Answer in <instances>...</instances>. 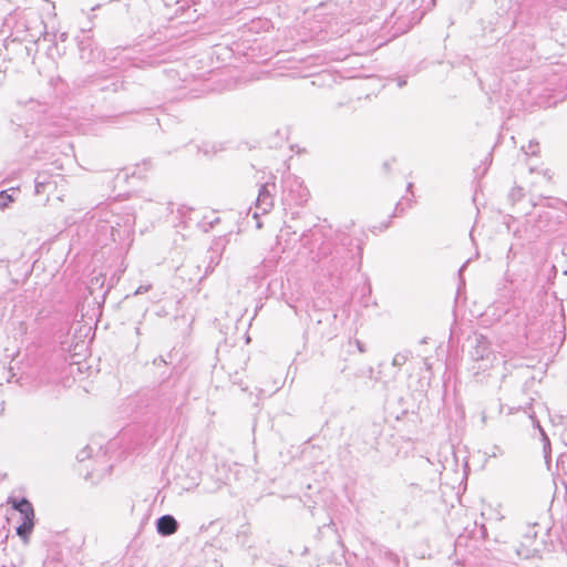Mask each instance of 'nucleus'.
Listing matches in <instances>:
<instances>
[{"instance_id": "nucleus-12", "label": "nucleus", "mask_w": 567, "mask_h": 567, "mask_svg": "<svg viewBox=\"0 0 567 567\" xmlns=\"http://www.w3.org/2000/svg\"><path fill=\"white\" fill-rule=\"evenodd\" d=\"M522 150L526 153V154H530V155H536L538 153V150H539V145L538 143H533V142H529L528 144V148H525V146L522 147Z\"/></svg>"}, {"instance_id": "nucleus-15", "label": "nucleus", "mask_w": 567, "mask_h": 567, "mask_svg": "<svg viewBox=\"0 0 567 567\" xmlns=\"http://www.w3.org/2000/svg\"><path fill=\"white\" fill-rule=\"evenodd\" d=\"M89 447H85L84 450H82L79 454H78V460L80 462H83L86 457H89V452H87Z\"/></svg>"}, {"instance_id": "nucleus-3", "label": "nucleus", "mask_w": 567, "mask_h": 567, "mask_svg": "<svg viewBox=\"0 0 567 567\" xmlns=\"http://www.w3.org/2000/svg\"><path fill=\"white\" fill-rule=\"evenodd\" d=\"M471 357L476 363L473 369L477 371H485L493 367V363L496 359L495 354L489 349L487 340L484 337L476 338V346L471 351Z\"/></svg>"}, {"instance_id": "nucleus-14", "label": "nucleus", "mask_w": 567, "mask_h": 567, "mask_svg": "<svg viewBox=\"0 0 567 567\" xmlns=\"http://www.w3.org/2000/svg\"><path fill=\"white\" fill-rule=\"evenodd\" d=\"M152 288V285L147 284V285H141L134 292V295H142V293H145L147 291H150Z\"/></svg>"}, {"instance_id": "nucleus-17", "label": "nucleus", "mask_w": 567, "mask_h": 567, "mask_svg": "<svg viewBox=\"0 0 567 567\" xmlns=\"http://www.w3.org/2000/svg\"><path fill=\"white\" fill-rule=\"evenodd\" d=\"M354 343L359 352L364 353L367 351L364 343L361 342L360 340L355 339Z\"/></svg>"}, {"instance_id": "nucleus-9", "label": "nucleus", "mask_w": 567, "mask_h": 567, "mask_svg": "<svg viewBox=\"0 0 567 567\" xmlns=\"http://www.w3.org/2000/svg\"><path fill=\"white\" fill-rule=\"evenodd\" d=\"M14 200L13 196L8 190L0 192V209H6Z\"/></svg>"}, {"instance_id": "nucleus-27", "label": "nucleus", "mask_w": 567, "mask_h": 567, "mask_svg": "<svg viewBox=\"0 0 567 567\" xmlns=\"http://www.w3.org/2000/svg\"><path fill=\"white\" fill-rule=\"evenodd\" d=\"M384 168L389 169V164L388 163H384Z\"/></svg>"}, {"instance_id": "nucleus-23", "label": "nucleus", "mask_w": 567, "mask_h": 567, "mask_svg": "<svg viewBox=\"0 0 567 567\" xmlns=\"http://www.w3.org/2000/svg\"><path fill=\"white\" fill-rule=\"evenodd\" d=\"M404 84H405V81L400 80V82H399V86H403Z\"/></svg>"}, {"instance_id": "nucleus-21", "label": "nucleus", "mask_w": 567, "mask_h": 567, "mask_svg": "<svg viewBox=\"0 0 567 567\" xmlns=\"http://www.w3.org/2000/svg\"><path fill=\"white\" fill-rule=\"evenodd\" d=\"M328 254H329V251H328V250L322 249V250L319 252V256H320V257H324V256H327Z\"/></svg>"}, {"instance_id": "nucleus-20", "label": "nucleus", "mask_w": 567, "mask_h": 567, "mask_svg": "<svg viewBox=\"0 0 567 567\" xmlns=\"http://www.w3.org/2000/svg\"><path fill=\"white\" fill-rule=\"evenodd\" d=\"M66 38H68L66 32H62V33L59 35V39H60L61 41H65V40H66Z\"/></svg>"}, {"instance_id": "nucleus-10", "label": "nucleus", "mask_w": 567, "mask_h": 567, "mask_svg": "<svg viewBox=\"0 0 567 567\" xmlns=\"http://www.w3.org/2000/svg\"><path fill=\"white\" fill-rule=\"evenodd\" d=\"M524 197V190L522 187H513L508 194V199L515 204Z\"/></svg>"}, {"instance_id": "nucleus-1", "label": "nucleus", "mask_w": 567, "mask_h": 567, "mask_svg": "<svg viewBox=\"0 0 567 567\" xmlns=\"http://www.w3.org/2000/svg\"><path fill=\"white\" fill-rule=\"evenodd\" d=\"M8 504H11L12 508L20 514L21 524L17 526L16 533L17 535L24 542L28 543L30 535L34 528V509L25 497L21 499L9 497Z\"/></svg>"}, {"instance_id": "nucleus-18", "label": "nucleus", "mask_w": 567, "mask_h": 567, "mask_svg": "<svg viewBox=\"0 0 567 567\" xmlns=\"http://www.w3.org/2000/svg\"><path fill=\"white\" fill-rule=\"evenodd\" d=\"M153 363L159 367L162 364H166V360L162 355H159L153 360Z\"/></svg>"}, {"instance_id": "nucleus-7", "label": "nucleus", "mask_w": 567, "mask_h": 567, "mask_svg": "<svg viewBox=\"0 0 567 567\" xmlns=\"http://www.w3.org/2000/svg\"><path fill=\"white\" fill-rule=\"evenodd\" d=\"M178 529V522L172 515H163L156 520V530L162 536H171Z\"/></svg>"}, {"instance_id": "nucleus-5", "label": "nucleus", "mask_w": 567, "mask_h": 567, "mask_svg": "<svg viewBox=\"0 0 567 567\" xmlns=\"http://www.w3.org/2000/svg\"><path fill=\"white\" fill-rule=\"evenodd\" d=\"M511 54L513 59L517 60V63L514 64L516 68H525L527 63L532 60V53L534 50V42L532 39L517 41L514 40L511 43Z\"/></svg>"}, {"instance_id": "nucleus-8", "label": "nucleus", "mask_w": 567, "mask_h": 567, "mask_svg": "<svg viewBox=\"0 0 567 567\" xmlns=\"http://www.w3.org/2000/svg\"><path fill=\"white\" fill-rule=\"evenodd\" d=\"M55 183L52 182V176L47 173H40L34 179V193L41 195L50 192L54 187Z\"/></svg>"}, {"instance_id": "nucleus-24", "label": "nucleus", "mask_w": 567, "mask_h": 567, "mask_svg": "<svg viewBox=\"0 0 567 567\" xmlns=\"http://www.w3.org/2000/svg\"><path fill=\"white\" fill-rule=\"evenodd\" d=\"M412 203H413L412 199H409L408 200V207H412Z\"/></svg>"}, {"instance_id": "nucleus-13", "label": "nucleus", "mask_w": 567, "mask_h": 567, "mask_svg": "<svg viewBox=\"0 0 567 567\" xmlns=\"http://www.w3.org/2000/svg\"><path fill=\"white\" fill-rule=\"evenodd\" d=\"M308 195L309 194L306 188L301 189L300 197L298 199H296V204L301 205L302 203H306L308 200Z\"/></svg>"}, {"instance_id": "nucleus-16", "label": "nucleus", "mask_w": 567, "mask_h": 567, "mask_svg": "<svg viewBox=\"0 0 567 567\" xmlns=\"http://www.w3.org/2000/svg\"><path fill=\"white\" fill-rule=\"evenodd\" d=\"M404 210H405V208L403 207V203L400 200V202L395 205L394 216H396V215H399V214H402Z\"/></svg>"}, {"instance_id": "nucleus-25", "label": "nucleus", "mask_w": 567, "mask_h": 567, "mask_svg": "<svg viewBox=\"0 0 567 567\" xmlns=\"http://www.w3.org/2000/svg\"><path fill=\"white\" fill-rule=\"evenodd\" d=\"M412 186H413L412 183H409L408 184V190H410L412 188Z\"/></svg>"}, {"instance_id": "nucleus-11", "label": "nucleus", "mask_w": 567, "mask_h": 567, "mask_svg": "<svg viewBox=\"0 0 567 567\" xmlns=\"http://www.w3.org/2000/svg\"><path fill=\"white\" fill-rule=\"evenodd\" d=\"M409 359V354L406 352H399L392 359V365L400 368L402 367Z\"/></svg>"}, {"instance_id": "nucleus-26", "label": "nucleus", "mask_w": 567, "mask_h": 567, "mask_svg": "<svg viewBox=\"0 0 567 567\" xmlns=\"http://www.w3.org/2000/svg\"><path fill=\"white\" fill-rule=\"evenodd\" d=\"M99 8H100V6L97 4V6L93 7L92 10L94 11V10H96Z\"/></svg>"}, {"instance_id": "nucleus-19", "label": "nucleus", "mask_w": 567, "mask_h": 567, "mask_svg": "<svg viewBox=\"0 0 567 567\" xmlns=\"http://www.w3.org/2000/svg\"><path fill=\"white\" fill-rule=\"evenodd\" d=\"M539 430H540V433H542V436H543V441H544V443H545V444H544V449H546V445H548V444H549V440H548V437H547L546 433L544 432V430H543V429H539Z\"/></svg>"}, {"instance_id": "nucleus-6", "label": "nucleus", "mask_w": 567, "mask_h": 567, "mask_svg": "<svg viewBox=\"0 0 567 567\" xmlns=\"http://www.w3.org/2000/svg\"><path fill=\"white\" fill-rule=\"evenodd\" d=\"M90 30L91 27L89 29H82L83 37L78 40L80 58L85 62H91L100 56L99 49L95 45L93 38L85 34Z\"/></svg>"}, {"instance_id": "nucleus-2", "label": "nucleus", "mask_w": 567, "mask_h": 567, "mask_svg": "<svg viewBox=\"0 0 567 567\" xmlns=\"http://www.w3.org/2000/svg\"><path fill=\"white\" fill-rule=\"evenodd\" d=\"M105 221L111 229L113 241H122L130 237L135 224V216L126 210L123 215L112 214V219Z\"/></svg>"}, {"instance_id": "nucleus-22", "label": "nucleus", "mask_w": 567, "mask_h": 567, "mask_svg": "<svg viewBox=\"0 0 567 567\" xmlns=\"http://www.w3.org/2000/svg\"><path fill=\"white\" fill-rule=\"evenodd\" d=\"M358 250H359V258L361 259L362 258V248L360 246H358Z\"/></svg>"}, {"instance_id": "nucleus-4", "label": "nucleus", "mask_w": 567, "mask_h": 567, "mask_svg": "<svg viewBox=\"0 0 567 567\" xmlns=\"http://www.w3.org/2000/svg\"><path fill=\"white\" fill-rule=\"evenodd\" d=\"M275 192V182H266L265 184L260 185L258 196L256 199V210L254 213V218H258L260 214L266 215L272 209Z\"/></svg>"}]
</instances>
